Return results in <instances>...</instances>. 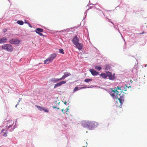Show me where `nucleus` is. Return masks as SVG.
<instances>
[{
	"instance_id": "obj_1",
	"label": "nucleus",
	"mask_w": 147,
	"mask_h": 147,
	"mask_svg": "<svg viewBox=\"0 0 147 147\" xmlns=\"http://www.w3.org/2000/svg\"><path fill=\"white\" fill-rule=\"evenodd\" d=\"M72 41L73 44L76 46L77 48L79 50H80L82 49V45L79 42V39L78 38L77 36H75L72 40Z\"/></svg>"
},
{
	"instance_id": "obj_2",
	"label": "nucleus",
	"mask_w": 147,
	"mask_h": 147,
	"mask_svg": "<svg viewBox=\"0 0 147 147\" xmlns=\"http://www.w3.org/2000/svg\"><path fill=\"white\" fill-rule=\"evenodd\" d=\"M2 49L6 50L9 52H11L13 50L12 46L9 44H5L2 45Z\"/></svg>"
},
{
	"instance_id": "obj_3",
	"label": "nucleus",
	"mask_w": 147,
	"mask_h": 147,
	"mask_svg": "<svg viewBox=\"0 0 147 147\" xmlns=\"http://www.w3.org/2000/svg\"><path fill=\"white\" fill-rule=\"evenodd\" d=\"M111 89L112 92V94H111V96L113 98H115L117 99L118 97V95L119 93V92L117 90V89Z\"/></svg>"
},
{
	"instance_id": "obj_4",
	"label": "nucleus",
	"mask_w": 147,
	"mask_h": 147,
	"mask_svg": "<svg viewBox=\"0 0 147 147\" xmlns=\"http://www.w3.org/2000/svg\"><path fill=\"white\" fill-rule=\"evenodd\" d=\"M98 124L97 122L94 121H88V128H90L97 126Z\"/></svg>"
},
{
	"instance_id": "obj_5",
	"label": "nucleus",
	"mask_w": 147,
	"mask_h": 147,
	"mask_svg": "<svg viewBox=\"0 0 147 147\" xmlns=\"http://www.w3.org/2000/svg\"><path fill=\"white\" fill-rule=\"evenodd\" d=\"M107 74V77H109V79L111 80H113L115 79L114 74L113 75L112 73L109 72H106Z\"/></svg>"
},
{
	"instance_id": "obj_6",
	"label": "nucleus",
	"mask_w": 147,
	"mask_h": 147,
	"mask_svg": "<svg viewBox=\"0 0 147 147\" xmlns=\"http://www.w3.org/2000/svg\"><path fill=\"white\" fill-rule=\"evenodd\" d=\"M9 42L12 44H18L19 43L20 40L17 39H12L9 41Z\"/></svg>"
},
{
	"instance_id": "obj_7",
	"label": "nucleus",
	"mask_w": 147,
	"mask_h": 147,
	"mask_svg": "<svg viewBox=\"0 0 147 147\" xmlns=\"http://www.w3.org/2000/svg\"><path fill=\"white\" fill-rule=\"evenodd\" d=\"M66 82L64 81H62L59 83H57L54 86V88H56L57 87L61 86L62 85L65 84Z\"/></svg>"
},
{
	"instance_id": "obj_8",
	"label": "nucleus",
	"mask_w": 147,
	"mask_h": 147,
	"mask_svg": "<svg viewBox=\"0 0 147 147\" xmlns=\"http://www.w3.org/2000/svg\"><path fill=\"white\" fill-rule=\"evenodd\" d=\"M81 124L84 127H88V121H82L81 122Z\"/></svg>"
},
{
	"instance_id": "obj_9",
	"label": "nucleus",
	"mask_w": 147,
	"mask_h": 147,
	"mask_svg": "<svg viewBox=\"0 0 147 147\" xmlns=\"http://www.w3.org/2000/svg\"><path fill=\"white\" fill-rule=\"evenodd\" d=\"M71 75V74L70 73H69L67 72H65L64 74V75L62 76V77L61 78V80H64L65 78L70 76Z\"/></svg>"
},
{
	"instance_id": "obj_10",
	"label": "nucleus",
	"mask_w": 147,
	"mask_h": 147,
	"mask_svg": "<svg viewBox=\"0 0 147 147\" xmlns=\"http://www.w3.org/2000/svg\"><path fill=\"white\" fill-rule=\"evenodd\" d=\"M57 55L56 54L54 53L51 55L48 58L52 62L53 60L56 57Z\"/></svg>"
},
{
	"instance_id": "obj_11",
	"label": "nucleus",
	"mask_w": 147,
	"mask_h": 147,
	"mask_svg": "<svg viewBox=\"0 0 147 147\" xmlns=\"http://www.w3.org/2000/svg\"><path fill=\"white\" fill-rule=\"evenodd\" d=\"M90 72L92 74L93 76H97L98 74V73L94 70L93 69H91L90 70Z\"/></svg>"
},
{
	"instance_id": "obj_12",
	"label": "nucleus",
	"mask_w": 147,
	"mask_h": 147,
	"mask_svg": "<svg viewBox=\"0 0 147 147\" xmlns=\"http://www.w3.org/2000/svg\"><path fill=\"white\" fill-rule=\"evenodd\" d=\"M116 99L117 100H119L120 103L121 104H122L123 102L124 101V97L122 95L121 96H120L119 98L118 97L117 99Z\"/></svg>"
},
{
	"instance_id": "obj_13",
	"label": "nucleus",
	"mask_w": 147,
	"mask_h": 147,
	"mask_svg": "<svg viewBox=\"0 0 147 147\" xmlns=\"http://www.w3.org/2000/svg\"><path fill=\"white\" fill-rule=\"evenodd\" d=\"M61 80V78H52L51 80V81L54 83H56L59 81Z\"/></svg>"
},
{
	"instance_id": "obj_14",
	"label": "nucleus",
	"mask_w": 147,
	"mask_h": 147,
	"mask_svg": "<svg viewBox=\"0 0 147 147\" xmlns=\"http://www.w3.org/2000/svg\"><path fill=\"white\" fill-rule=\"evenodd\" d=\"M14 123V121H8L7 122V125H9L7 127V129L9 128L10 127H11L12 125Z\"/></svg>"
},
{
	"instance_id": "obj_15",
	"label": "nucleus",
	"mask_w": 147,
	"mask_h": 147,
	"mask_svg": "<svg viewBox=\"0 0 147 147\" xmlns=\"http://www.w3.org/2000/svg\"><path fill=\"white\" fill-rule=\"evenodd\" d=\"M35 31L36 33L38 34V33H41L43 32V30L42 28H37L36 29Z\"/></svg>"
},
{
	"instance_id": "obj_16",
	"label": "nucleus",
	"mask_w": 147,
	"mask_h": 147,
	"mask_svg": "<svg viewBox=\"0 0 147 147\" xmlns=\"http://www.w3.org/2000/svg\"><path fill=\"white\" fill-rule=\"evenodd\" d=\"M7 40V39L5 37H3V38L0 39V43H3L5 42Z\"/></svg>"
},
{
	"instance_id": "obj_17",
	"label": "nucleus",
	"mask_w": 147,
	"mask_h": 147,
	"mask_svg": "<svg viewBox=\"0 0 147 147\" xmlns=\"http://www.w3.org/2000/svg\"><path fill=\"white\" fill-rule=\"evenodd\" d=\"M44 64H48L49 63L52 62V61L50 60V59L49 58H48L46 60H44Z\"/></svg>"
},
{
	"instance_id": "obj_18",
	"label": "nucleus",
	"mask_w": 147,
	"mask_h": 147,
	"mask_svg": "<svg viewBox=\"0 0 147 147\" xmlns=\"http://www.w3.org/2000/svg\"><path fill=\"white\" fill-rule=\"evenodd\" d=\"M100 76L104 78H106L107 77V74L105 73H101L100 74Z\"/></svg>"
},
{
	"instance_id": "obj_19",
	"label": "nucleus",
	"mask_w": 147,
	"mask_h": 147,
	"mask_svg": "<svg viewBox=\"0 0 147 147\" xmlns=\"http://www.w3.org/2000/svg\"><path fill=\"white\" fill-rule=\"evenodd\" d=\"M36 107L40 111H42L43 110V108L42 107H40L39 106H36Z\"/></svg>"
},
{
	"instance_id": "obj_20",
	"label": "nucleus",
	"mask_w": 147,
	"mask_h": 147,
	"mask_svg": "<svg viewBox=\"0 0 147 147\" xmlns=\"http://www.w3.org/2000/svg\"><path fill=\"white\" fill-rule=\"evenodd\" d=\"M17 23L21 25H23L24 24V22L22 21H18L17 22Z\"/></svg>"
},
{
	"instance_id": "obj_21",
	"label": "nucleus",
	"mask_w": 147,
	"mask_h": 147,
	"mask_svg": "<svg viewBox=\"0 0 147 147\" xmlns=\"http://www.w3.org/2000/svg\"><path fill=\"white\" fill-rule=\"evenodd\" d=\"M92 80L90 79H86L84 80V81L86 82H88L90 81H91Z\"/></svg>"
},
{
	"instance_id": "obj_22",
	"label": "nucleus",
	"mask_w": 147,
	"mask_h": 147,
	"mask_svg": "<svg viewBox=\"0 0 147 147\" xmlns=\"http://www.w3.org/2000/svg\"><path fill=\"white\" fill-rule=\"evenodd\" d=\"M95 69L98 70H100L102 68L100 67L96 66L95 67Z\"/></svg>"
},
{
	"instance_id": "obj_23",
	"label": "nucleus",
	"mask_w": 147,
	"mask_h": 147,
	"mask_svg": "<svg viewBox=\"0 0 147 147\" xmlns=\"http://www.w3.org/2000/svg\"><path fill=\"white\" fill-rule=\"evenodd\" d=\"M59 52L60 53L62 54H64V50L62 49H59Z\"/></svg>"
},
{
	"instance_id": "obj_24",
	"label": "nucleus",
	"mask_w": 147,
	"mask_h": 147,
	"mask_svg": "<svg viewBox=\"0 0 147 147\" xmlns=\"http://www.w3.org/2000/svg\"><path fill=\"white\" fill-rule=\"evenodd\" d=\"M67 109V111H65V110H64V109H62L61 111H62V112H63V113H65L66 112H67L68 110L67 109Z\"/></svg>"
},
{
	"instance_id": "obj_25",
	"label": "nucleus",
	"mask_w": 147,
	"mask_h": 147,
	"mask_svg": "<svg viewBox=\"0 0 147 147\" xmlns=\"http://www.w3.org/2000/svg\"><path fill=\"white\" fill-rule=\"evenodd\" d=\"M78 90V88L77 87H76L73 90L74 92H75L76 91Z\"/></svg>"
},
{
	"instance_id": "obj_26",
	"label": "nucleus",
	"mask_w": 147,
	"mask_h": 147,
	"mask_svg": "<svg viewBox=\"0 0 147 147\" xmlns=\"http://www.w3.org/2000/svg\"><path fill=\"white\" fill-rule=\"evenodd\" d=\"M7 131H6V132H5L4 133H3V136H4V137H6L7 136Z\"/></svg>"
},
{
	"instance_id": "obj_27",
	"label": "nucleus",
	"mask_w": 147,
	"mask_h": 147,
	"mask_svg": "<svg viewBox=\"0 0 147 147\" xmlns=\"http://www.w3.org/2000/svg\"><path fill=\"white\" fill-rule=\"evenodd\" d=\"M45 112H49V111L47 110L46 109L43 108V110Z\"/></svg>"
},
{
	"instance_id": "obj_28",
	"label": "nucleus",
	"mask_w": 147,
	"mask_h": 147,
	"mask_svg": "<svg viewBox=\"0 0 147 147\" xmlns=\"http://www.w3.org/2000/svg\"><path fill=\"white\" fill-rule=\"evenodd\" d=\"M7 31V29H6L5 28L3 30V31L4 33L6 32Z\"/></svg>"
},
{
	"instance_id": "obj_29",
	"label": "nucleus",
	"mask_w": 147,
	"mask_h": 147,
	"mask_svg": "<svg viewBox=\"0 0 147 147\" xmlns=\"http://www.w3.org/2000/svg\"><path fill=\"white\" fill-rule=\"evenodd\" d=\"M121 87H119V86H117V88H116V89H117V90H121Z\"/></svg>"
},
{
	"instance_id": "obj_30",
	"label": "nucleus",
	"mask_w": 147,
	"mask_h": 147,
	"mask_svg": "<svg viewBox=\"0 0 147 147\" xmlns=\"http://www.w3.org/2000/svg\"><path fill=\"white\" fill-rule=\"evenodd\" d=\"M38 34H39L40 36H43V34L41 33H38Z\"/></svg>"
},
{
	"instance_id": "obj_31",
	"label": "nucleus",
	"mask_w": 147,
	"mask_h": 147,
	"mask_svg": "<svg viewBox=\"0 0 147 147\" xmlns=\"http://www.w3.org/2000/svg\"><path fill=\"white\" fill-rule=\"evenodd\" d=\"M28 24L29 27H30L31 28L32 27V26H31V25L29 23H28Z\"/></svg>"
},
{
	"instance_id": "obj_32",
	"label": "nucleus",
	"mask_w": 147,
	"mask_h": 147,
	"mask_svg": "<svg viewBox=\"0 0 147 147\" xmlns=\"http://www.w3.org/2000/svg\"><path fill=\"white\" fill-rule=\"evenodd\" d=\"M86 88V87H85V86H84V87H82L81 88V89H82V88Z\"/></svg>"
},
{
	"instance_id": "obj_33",
	"label": "nucleus",
	"mask_w": 147,
	"mask_h": 147,
	"mask_svg": "<svg viewBox=\"0 0 147 147\" xmlns=\"http://www.w3.org/2000/svg\"><path fill=\"white\" fill-rule=\"evenodd\" d=\"M4 130H4V129H3L2 130H1V133H2V132H3V131H4Z\"/></svg>"
},
{
	"instance_id": "obj_34",
	"label": "nucleus",
	"mask_w": 147,
	"mask_h": 147,
	"mask_svg": "<svg viewBox=\"0 0 147 147\" xmlns=\"http://www.w3.org/2000/svg\"><path fill=\"white\" fill-rule=\"evenodd\" d=\"M144 33V32H142V33H140V34H143Z\"/></svg>"
},
{
	"instance_id": "obj_35",
	"label": "nucleus",
	"mask_w": 147,
	"mask_h": 147,
	"mask_svg": "<svg viewBox=\"0 0 147 147\" xmlns=\"http://www.w3.org/2000/svg\"><path fill=\"white\" fill-rule=\"evenodd\" d=\"M109 22H111L112 24H113V25H114L113 23L112 22H111L110 20H109Z\"/></svg>"
},
{
	"instance_id": "obj_36",
	"label": "nucleus",
	"mask_w": 147,
	"mask_h": 147,
	"mask_svg": "<svg viewBox=\"0 0 147 147\" xmlns=\"http://www.w3.org/2000/svg\"><path fill=\"white\" fill-rule=\"evenodd\" d=\"M130 82L131 83H132L133 82V81H132V80H130Z\"/></svg>"
},
{
	"instance_id": "obj_37",
	"label": "nucleus",
	"mask_w": 147,
	"mask_h": 147,
	"mask_svg": "<svg viewBox=\"0 0 147 147\" xmlns=\"http://www.w3.org/2000/svg\"><path fill=\"white\" fill-rule=\"evenodd\" d=\"M64 103V104L66 105V103H67V102H65Z\"/></svg>"
},
{
	"instance_id": "obj_38",
	"label": "nucleus",
	"mask_w": 147,
	"mask_h": 147,
	"mask_svg": "<svg viewBox=\"0 0 147 147\" xmlns=\"http://www.w3.org/2000/svg\"><path fill=\"white\" fill-rule=\"evenodd\" d=\"M107 69H108V68H107V66H106L105 68Z\"/></svg>"
},
{
	"instance_id": "obj_39",
	"label": "nucleus",
	"mask_w": 147,
	"mask_h": 147,
	"mask_svg": "<svg viewBox=\"0 0 147 147\" xmlns=\"http://www.w3.org/2000/svg\"><path fill=\"white\" fill-rule=\"evenodd\" d=\"M25 23H27L28 24V23L27 22H25Z\"/></svg>"
},
{
	"instance_id": "obj_40",
	"label": "nucleus",
	"mask_w": 147,
	"mask_h": 147,
	"mask_svg": "<svg viewBox=\"0 0 147 147\" xmlns=\"http://www.w3.org/2000/svg\"><path fill=\"white\" fill-rule=\"evenodd\" d=\"M17 105H16V107H17Z\"/></svg>"
}]
</instances>
